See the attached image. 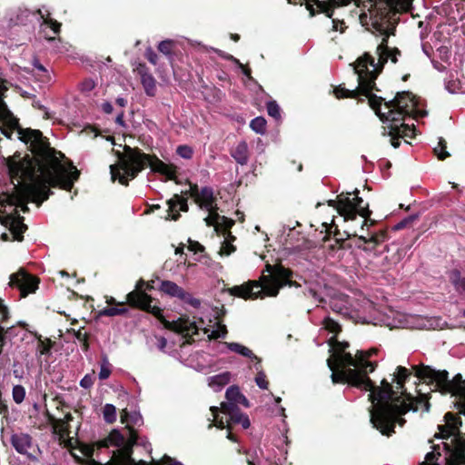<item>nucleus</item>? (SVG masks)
Wrapping results in <instances>:
<instances>
[{
	"mask_svg": "<svg viewBox=\"0 0 465 465\" xmlns=\"http://www.w3.org/2000/svg\"><path fill=\"white\" fill-rule=\"evenodd\" d=\"M18 134L21 141L29 144L34 156L15 154L7 161L15 192L0 194V222L21 241L27 227L20 218L6 213L5 208L21 207L26 212L29 201L40 206L52 193L51 187L70 191L79 172L71 163L67 165L62 161L64 154L51 148L40 131L20 129Z\"/></svg>",
	"mask_w": 465,
	"mask_h": 465,
	"instance_id": "f257e3e1",
	"label": "nucleus"
},
{
	"mask_svg": "<svg viewBox=\"0 0 465 465\" xmlns=\"http://www.w3.org/2000/svg\"><path fill=\"white\" fill-rule=\"evenodd\" d=\"M376 29L383 35L381 44L376 48L377 62L369 53L363 54L354 63V72L358 75V87L349 90L338 86L333 90L338 99L364 95L369 98L371 107L375 111L383 122H401L406 115L413 118L423 117L426 112L419 108V101L410 92L398 93L396 97L382 105L381 97L372 96L371 92L375 86V80L383 69L384 64L391 60L396 64L401 51L398 48L388 47V38L393 35V30L381 25Z\"/></svg>",
	"mask_w": 465,
	"mask_h": 465,
	"instance_id": "f03ea898",
	"label": "nucleus"
},
{
	"mask_svg": "<svg viewBox=\"0 0 465 465\" xmlns=\"http://www.w3.org/2000/svg\"><path fill=\"white\" fill-rule=\"evenodd\" d=\"M410 373L404 367L399 366L397 368L394 374L397 390L402 389L403 383ZM358 388L371 391L369 394V399L371 401V421L376 429L385 435L393 432L396 422L401 426L403 425L405 420L401 418V415L409 411H416L420 409L429 411L430 404L427 394L420 393L416 398L411 397L401 391H394L386 380H382L381 386L378 387H375L371 381V386L368 389Z\"/></svg>",
	"mask_w": 465,
	"mask_h": 465,
	"instance_id": "7ed1b4c3",
	"label": "nucleus"
},
{
	"mask_svg": "<svg viewBox=\"0 0 465 465\" xmlns=\"http://www.w3.org/2000/svg\"><path fill=\"white\" fill-rule=\"evenodd\" d=\"M323 328L334 336L329 340V345L332 355L327 360V364L332 371L333 383L347 382L354 387L368 389L371 386V379L368 374L374 371L377 363L370 359L377 352L376 349L369 351H358L355 357L345 352L348 342H340L335 336L341 331V325L330 317L322 321Z\"/></svg>",
	"mask_w": 465,
	"mask_h": 465,
	"instance_id": "20e7f679",
	"label": "nucleus"
},
{
	"mask_svg": "<svg viewBox=\"0 0 465 465\" xmlns=\"http://www.w3.org/2000/svg\"><path fill=\"white\" fill-rule=\"evenodd\" d=\"M444 419L445 425L439 426V437L450 442L434 445L420 465H465V434L460 431V417L448 412Z\"/></svg>",
	"mask_w": 465,
	"mask_h": 465,
	"instance_id": "39448f33",
	"label": "nucleus"
},
{
	"mask_svg": "<svg viewBox=\"0 0 465 465\" xmlns=\"http://www.w3.org/2000/svg\"><path fill=\"white\" fill-rule=\"evenodd\" d=\"M118 164L110 165L112 180L118 181L122 184H127L128 181L134 179L146 165L152 171L165 175L168 179H173L176 174L175 167L161 161L156 156H150L143 153L140 149L124 146V153H118Z\"/></svg>",
	"mask_w": 465,
	"mask_h": 465,
	"instance_id": "423d86ee",
	"label": "nucleus"
},
{
	"mask_svg": "<svg viewBox=\"0 0 465 465\" xmlns=\"http://www.w3.org/2000/svg\"><path fill=\"white\" fill-rule=\"evenodd\" d=\"M118 164L110 165L112 180L118 181L122 184H127L128 181L134 179L146 165L152 171L165 175L168 179H173L176 174L175 167L161 161L156 156H150L143 153L140 149L124 146V153H118Z\"/></svg>",
	"mask_w": 465,
	"mask_h": 465,
	"instance_id": "0eeeda50",
	"label": "nucleus"
},
{
	"mask_svg": "<svg viewBox=\"0 0 465 465\" xmlns=\"http://www.w3.org/2000/svg\"><path fill=\"white\" fill-rule=\"evenodd\" d=\"M292 272L282 264H266L259 281L233 286L230 293L243 299H262L265 296L276 297L279 290L290 283Z\"/></svg>",
	"mask_w": 465,
	"mask_h": 465,
	"instance_id": "6e6552de",
	"label": "nucleus"
},
{
	"mask_svg": "<svg viewBox=\"0 0 465 465\" xmlns=\"http://www.w3.org/2000/svg\"><path fill=\"white\" fill-rule=\"evenodd\" d=\"M121 421L126 423V435L114 430L99 444V447L104 448L109 446L117 447V450L114 451L111 461L107 465H149L148 462L143 460L136 461L132 458V448L134 444L138 443V437L136 432L131 428V424L139 425L142 422V417L135 412L129 415L126 411H124L121 414Z\"/></svg>",
	"mask_w": 465,
	"mask_h": 465,
	"instance_id": "1a4fd4ad",
	"label": "nucleus"
},
{
	"mask_svg": "<svg viewBox=\"0 0 465 465\" xmlns=\"http://www.w3.org/2000/svg\"><path fill=\"white\" fill-rule=\"evenodd\" d=\"M126 298L130 305L152 313L161 321L166 329L181 333L184 337H192L197 334L198 331L202 328L194 322H191L186 318H180L173 322L167 321L163 316L161 308L151 305L152 298L144 292H131L127 294Z\"/></svg>",
	"mask_w": 465,
	"mask_h": 465,
	"instance_id": "9d476101",
	"label": "nucleus"
},
{
	"mask_svg": "<svg viewBox=\"0 0 465 465\" xmlns=\"http://www.w3.org/2000/svg\"><path fill=\"white\" fill-rule=\"evenodd\" d=\"M417 375L428 383H431L435 391L458 397L460 405V412L465 415V381L462 380L460 374H457L452 380H450L448 371L423 366L417 370Z\"/></svg>",
	"mask_w": 465,
	"mask_h": 465,
	"instance_id": "9b49d317",
	"label": "nucleus"
},
{
	"mask_svg": "<svg viewBox=\"0 0 465 465\" xmlns=\"http://www.w3.org/2000/svg\"><path fill=\"white\" fill-rule=\"evenodd\" d=\"M227 402L222 403V412L228 418L225 421L223 419H218V408L212 407L211 411L213 416V425L219 429L229 427L230 423L241 424L242 428L247 429L250 427V420L247 415L242 413L238 409V404L244 407H249L248 400L241 393L236 386H232L227 389L225 393ZM213 424H210L211 428Z\"/></svg>",
	"mask_w": 465,
	"mask_h": 465,
	"instance_id": "f8f14e48",
	"label": "nucleus"
},
{
	"mask_svg": "<svg viewBox=\"0 0 465 465\" xmlns=\"http://www.w3.org/2000/svg\"><path fill=\"white\" fill-rule=\"evenodd\" d=\"M353 194L354 197L351 198V193H342L337 196L336 200L329 201V205L337 210L338 213L343 217L344 222L354 220L358 214L361 216L364 220L361 229L363 230L364 226L367 225L371 212L369 210L368 204L365 207L360 206L363 200L359 196L357 189L353 192Z\"/></svg>",
	"mask_w": 465,
	"mask_h": 465,
	"instance_id": "ddd939ff",
	"label": "nucleus"
},
{
	"mask_svg": "<svg viewBox=\"0 0 465 465\" xmlns=\"http://www.w3.org/2000/svg\"><path fill=\"white\" fill-rule=\"evenodd\" d=\"M185 193H189L201 209H204L209 213L208 216L204 218V222L208 226L218 223L221 217L216 212L217 207L212 188L203 187L199 191L196 184H191L189 191L185 192Z\"/></svg>",
	"mask_w": 465,
	"mask_h": 465,
	"instance_id": "4468645a",
	"label": "nucleus"
},
{
	"mask_svg": "<svg viewBox=\"0 0 465 465\" xmlns=\"http://www.w3.org/2000/svg\"><path fill=\"white\" fill-rule=\"evenodd\" d=\"M159 290L163 293L173 298H178L182 302L190 304L194 308H198L201 304L200 300L193 298L191 293L172 281H162Z\"/></svg>",
	"mask_w": 465,
	"mask_h": 465,
	"instance_id": "2eb2a0df",
	"label": "nucleus"
},
{
	"mask_svg": "<svg viewBox=\"0 0 465 465\" xmlns=\"http://www.w3.org/2000/svg\"><path fill=\"white\" fill-rule=\"evenodd\" d=\"M9 285L17 287L20 290L21 296L25 297L37 289L38 280L24 271H19L10 276Z\"/></svg>",
	"mask_w": 465,
	"mask_h": 465,
	"instance_id": "dca6fc26",
	"label": "nucleus"
},
{
	"mask_svg": "<svg viewBox=\"0 0 465 465\" xmlns=\"http://www.w3.org/2000/svg\"><path fill=\"white\" fill-rule=\"evenodd\" d=\"M288 2L293 5H305L312 16L322 13L331 18L335 0H288Z\"/></svg>",
	"mask_w": 465,
	"mask_h": 465,
	"instance_id": "f3484780",
	"label": "nucleus"
},
{
	"mask_svg": "<svg viewBox=\"0 0 465 465\" xmlns=\"http://www.w3.org/2000/svg\"><path fill=\"white\" fill-rule=\"evenodd\" d=\"M71 420H73V416L71 413L65 414L64 419H55L54 417H50V422L53 426L54 433L58 434L60 439L63 440L70 437L71 432L69 430V422Z\"/></svg>",
	"mask_w": 465,
	"mask_h": 465,
	"instance_id": "a211bd4d",
	"label": "nucleus"
},
{
	"mask_svg": "<svg viewBox=\"0 0 465 465\" xmlns=\"http://www.w3.org/2000/svg\"><path fill=\"white\" fill-rule=\"evenodd\" d=\"M168 214L165 217L166 220H174L176 221L180 214L178 213L177 207L179 206V211L187 212L188 204L187 200L183 197L175 194L172 199L168 201Z\"/></svg>",
	"mask_w": 465,
	"mask_h": 465,
	"instance_id": "6ab92c4d",
	"label": "nucleus"
},
{
	"mask_svg": "<svg viewBox=\"0 0 465 465\" xmlns=\"http://www.w3.org/2000/svg\"><path fill=\"white\" fill-rule=\"evenodd\" d=\"M11 443L17 452L28 454L32 447V439L26 433H16L11 437Z\"/></svg>",
	"mask_w": 465,
	"mask_h": 465,
	"instance_id": "aec40b11",
	"label": "nucleus"
},
{
	"mask_svg": "<svg viewBox=\"0 0 465 465\" xmlns=\"http://www.w3.org/2000/svg\"><path fill=\"white\" fill-rule=\"evenodd\" d=\"M41 18L43 19V23L41 25L42 31L45 39L52 41L54 40L55 37L46 33V29L49 28L54 35H56L60 31L61 24L57 21L49 17V14H43L41 10H38Z\"/></svg>",
	"mask_w": 465,
	"mask_h": 465,
	"instance_id": "412c9836",
	"label": "nucleus"
},
{
	"mask_svg": "<svg viewBox=\"0 0 465 465\" xmlns=\"http://www.w3.org/2000/svg\"><path fill=\"white\" fill-rule=\"evenodd\" d=\"M391 124L387 126L390 129V134L393 135H399L401 138L409 137L412 138L415 136V126H411L406 124H400V122H390Z\"/></svg>",
	"mask_w": 465,
	"mask_h": 465,
	"instance_id": "4be33fe9",
	"label": "nucleus"
},
{
	"mask_svg": "<svg viewBox=\"0 0 465 465\" xmlns=\"http://www.w3.org/2000/svg\"><path fill=\"white\" fill-rule=\"evenodd\" d=\"M225 344L230 351L236 352L243 357L251 359L252 361H255V365L260 364V358L254 355L253 352L249 348L237 342H226ZM256 369L258 370V366H256Z\"/></svg>",
	"mask_w": 465,
	"mask_h": 465,
	"instance_id": "5701e85b",
	"label": "nucleus"
},
{
	"mask_svg": "<svg viewBox=\"0 0 465 465\" xmlns=\"http://www.w3.org/2000/svg\"><path fill=\"white\" fill-rule=\"evenodd\" d=\"M232 156L238 163L242 165L246 164L249 160L247 143L245 142H240L232 153Z\"/></svg>",
	"mask_w": 465,
	"mask_h": 465,
	"instance_id": "b1692460",
	"label": "nucleus"
},
{
	"mask_svg": "<svg viewBox=\"0 0 465 465\" xmlns=\"http://www.w3.org/2000/svg\"><path fill=\"white\" fill-rule=\"evenodd\" d=\"M230 379H231V374L229 372H223V373L210 377L208 379V384L215 391H218L222 390L223 386H225L226 384L229 383Z\"/></svg>",
	"mask_w": 465,
	"mask_h": 465,
	"instance_id": "393cba45",
	"label": "nucleus"
},
{
	"mask_svg": "<svg viewBox=\"0 0 465 465\" xmlns=\"http://www.w3.org/2000/svg\"><path fill=\"white\" fill-rule=\"evenodd\" d=\"M449 279L459 293L465 294V277H461L460 272L458 270L450 271L449 273Z\"/></svg>",
	"mask_w": 465,
	"mask_h": 465,
	"instance_id": "a878e982",
	"label": "nucleus"
},
{
	"mask_svg": "<svg viewBox=\"0 0 465 465\" xmlns=\"http://www.w3.org/2000/svg\"><path fill=\"white\" fill-rule=\"evenodd\" d=\"M204 334L208 335L211 339L223 338L227 333L225 325L219 322L213 326L203 328Z\"/></svg>",
	"mask_w": 465,
	"mask_h": 465,
	"instance_id": "bb28decb",
	"label": "nucleus"
},
{
	"mask_svg": "<svg viewBox=\"0 0 465 465\" xmlns=\"http://www.w3.org/2000/svg\"><path fill=\"white\" fill-rule=\"evenodd\" d=\"M54 345V342L50 339H38L36 349H35V355L38 359L41 358L43 355H50L51 349Z\"/></svg>",
	"mask_w": 465,
	"mask_h": 465,
	"instance_id": "cd10ccee",
	"label": "nucleus"
},
{
	"mask_svg": "<svg viewBox=\"0 0 465 465\" xmlns=\"http://www.w3.org/2000/svg\"><path fill=\"white\" fill-rule=\"evenodd\" d=\"M142 84L143 85L145 93L148 95L153 96L155 94V90H156L155 80L151 74H143L142 75Z\"/></svg>",
	"mask_w": 465,
	"mask_h": 465,
	"instance_id": "c85d7f7f",
	"label": "nucleus"
},
{
	"mask_svg": "<svg viewBox=\"0 0 465 465\" xmlns=\"http://www.w3.org/2000/svg\"><path fill=\"white\" fill-rule=\"evenodd\" d=\"M250 127L257 134H264L266 131V120L258 116L251 121Z\"/></svg>",
	"mask_w": 465,
	"mask_h": 465,
	"instance_id": "c756f323",
	"label": "nucleus"
},
{
	"mask_svg": "<svg viewBox=\"0 0 465 465\" xmlns=\"http://www.w3.org/2000/svg\"><path fill=\"white\" fill-rule=\"evenodd\" d=\"M127 312V309L124 306V303H120L119 307H107L101 311L100 315L104 316H116L124 314Z\"/></svg>",
	"mask_w": 465,
	"mask_h": 465,
	"instance_id": "7c9ffc66",
	"label": "nucleus"
},
{
	"mask_svg": "<svg viewBox=\"0 0 465 465\" xmlns=\"http://www.w3.org/2000/svg\"><path fill=\"white\" fill-rule=\"evenodd\" d=\"M103 414L104 420L108 423H113L116 420V409L113 404H105Z\"/></svg>",
	"mask_w": 465,
	"mask_h": 465,
	"instance_id": "2f4dec72",
	"label": "nucleus"
},
{
	"mask_svg": "<svg viewBox=\"0 0 465 465\" xmlns=\"http://www.w3.org/2000/svg\"><path fill=\"white\" fill-rule=\"evenodd\" d=\"M111 374V364L106 356H104L101 361L99 379L106 380Z\"/></svg>",
	"mask_w": 465,
	"mask_h": 465,
	"instance_id": "473e14b6",
	"label": "nucleus"
},
{
	"mask_svg": "<svg viewBox=\"0 0 465 465\" xmlns=\"http://www.w3.org/2000/svg\"><path fill=\"white\" fill-rule=\"evenodd\" d=\"M446 143L442 138H440L438 145L434 148V152L440 160L446 159L450 154L445 151Z\"/></svg>",
	"mask_w": 465,
	"mask_h": 465,
	"instance_id": "72a5a7b5",
	"label": "nucleus"
},
{
	"mask_svg": "<svg viewBox=\"0 0 465 465\" xmlns=\"http://www.w3.org/2000/svg\"><path fill=\"white\" fill-rule=\"evenodd\" d=\"M35 68L41 73L38 75L41 77V81L44 83H48L52 80L51 75L48 74L47 70L44 65H42L38 61L34 62Z\"/></svg>",
	"mask_w": 465,
	"mask_h": 465,
	"instance_id": "f704fd0d",
	"label": "nucleus"
},
{
	"mask_svg": "<svg viewBox=\"0 0 465 465\" xmlns=\"http://www.w3.org/2000/svg\"><path fill=\"white\" fill-rule=\"evenodd\" d=\"M13 399L16 403H21L25 400V391L21 385H15L13 388Z\"/></svg>",
	"mask_w": 465,
	"mask_h": 465,
	"instance_id": "c9c22d12",
	"label": "nucleus"
},
{
	"mask_svg": "<svg viewBox=\"0 0 465 465\" xmlns=\"http://www.w3.org/2000/svg\"><path fill=\"white\" fill-rule=\"evenodd\" d=\"M268 114L275 119L280 118V107L274 101L267 103Z\"/></svg>",
	"mask_w": 465,
	"mask_h": 465,
	"instance_id": "e433bc0d",
	"label": "nucleus"
},
{
	"mask_svg": "<svg viewBox=\"0 0 465 465\" xmlns=\"http://www.w3.org/2000/svg\"><path fill=\"white\" fill-rule=\"evenodd\" d=\"M179 156L184 159H191L193 156V149L188 145H179L176 149Z\"/></svg>",
	"mask_w": 465,
	"mask_h": 465,
	"instance_id": "4c0bfd02",
	"label": "nucleus"
},
{
	"mask_svg": "<svg viewBox=\"0 0 465 465\" xmlns=\"http://www.w3.org/2000/svg\"><path fill=\"white\" fill-rule=\"evenodd\" d=\"M234 251H235V247L228 240H224L221 246L219 253L221 255L228 256L231 253H232Z\"/></svg>",
	"mask_w": 465,
	"mask_h": 465,
	"instance_id": "58836bf2",
	"label": "nucleus"
},
{
	"mask_svg": "<svg viewBox=\"0 0 465 465\" xmlns=\"http://www.w3.org/2000/svg\"><path fill=\"white\" fill-rule=\"evenodd\" d=\"M255 382L257 386L261 389H267L268 388V381L266 380V375L263 371H259L257 373V376L255 377Z\"/></svg>",
	"mask_w": 465,
	"mask_h": 465,
	"instance_id": "ea45409f",
	"label": "nucleus"
},
{
	"mask_svg": "<svg viewBox=\"0 0 465 465\" xmlns=\"http://www.w3.org/2000/svg\"><path fill=\"white\" fill-rule=\"evenodd\" d=\"M172 48H173V41H171V40L162 41L158 45L159 51L164 54H170L172 52Z\"/></svg>",
	"mask_w": 465,
	"mask_h": 465,
	"instance_id": "a19ab883",
	"label": "nucleus"
},
{
	"mask_svg": "<svg viewBox=\"0 0 465 465\" xmlns=\"http://www.w3.org/2000/svg\"><path fill=\"white\" fill-rule=\"evenodd\" d=\"M418 321L421 322L420 323H419L418 328H435V327H440L439 320L418 319Z\"/></svg>",
	"mask_w": 465,
	"mask_h": 465,
	"instance_id": "79ce46f5",
	"label": "nucleus"
},
{
	"mask_svg": "<svg viewBox=\"0 0 465 465\" xmlns=\"http://www.w3.org/2000/svg\"><path fill=\"white\" fill-rule=\"evenodd\" d=\"M95 83L93 79H85L81 83L80 88L82 92L88 93L94 90Z\"/></svg>",
	"mask_w": 465,
	"mask_h": 465,
	"instance_id": "37998d69",
	"label": "nucleus"
},
{
	"mask_svg": "<svg viewBox=\"0 0 465 465\" xmlns=\"http://www.w3.org/2000/svg\"><path fill=\"white\" fill-rule=\"evenodd\" d=\"M188 249L191 252L197 253L203 252L204 247L200 242L188 239Z\"/></svg>",
	"mask_w": 465,
	"mask_h": 465,
	"instance_id": "c03bdc74",
	"label": "nucleus"
},
{
	"mask_svg": "<svg viewBox=\"0 0 465 465\" xmlns=\"http://www.w3.org/2000/svg\"><path fill=\"white\" fill-rule=\"evenodd\" d=\"M81 453L86 458H92L94 455V447L89 445H82L80 447Z\"/></svg>",
	"mask_w": 465,
	"mask_h": 465,
	"instance_id": "a18cd8bd",
	"label": "nucleus"
},
{
	"mask_svg": "<svg viewBox=\"0 0 465 465\" xmlns=\"http://www.w3.org/2000/svg\"><path fill=\"white\" fill-rule=\"evenodd\" d=\"M94 380L93 377L89 374H86L80 381V385L84 389H89L93 386Z\"/></svg>",
	"mask_w": 465,
	"mask_h": 465,
	"instance_id": "49530a36",
	"label": "nucleus"
},
{
	"mask_svg": "<svg viewBox=\"0 0 465 465\" xmlns=\"http://www.w3.org/2000/svg\"><path fill=\"white\" fill-rule=\"evenodd\" d=\"M332 29L342 33L345 29L344 22L337 19H332Z\"/></svg>",
	"mask_w": 465,
	"mask_h": 465,
	"instance_id": "de8ad7c7",
	"label": "nucleus"
},
{
	"mask_svg": "<svg viewBox=\"0 0 465 465\" xmlns=\"http://www.w3.org/2000/svg\"><path fill=\"white\" fill-rule=\"evenodd\" d=\"M145 55L150 63H152L153 64H156L158 56L152 49H147Z\"/></svg>",
	"mask_w": 465,
	"mask_h": 465,
	"instance_id": "09e8293b",
	"label": "nucleus"
},
{
	"mask_svg": "<svg viewBox=\"0 0 465 465\" xmlns=\"http://www.w3.org/2000/svg\"><path fill=\"white\" fill-rule=\"evenodd\" d=\"M359 238H360V240H361L364 242H374V243H377L379 242L378 237L376 235L365 236V235L361 234V235L359 236Z\"/></svg>",
	"mask_w": 465,
	"mask_h": 465,
	"instance_id": "8fccbe9b",
	"label": "nucleus"
},
{
	"mask_svg": "<svg viewBox=\"0 0 465 465\" xmlns=\"http://www.w3.org/2000/svg\"><path fill=\"white\" fill-rule=\"evenodd\" d=\"M388 135L391 136V145L394 147V148H397L400 146V142H399V138H401L399 135H393V134H390V129H388Z\"/></svg>",
	"mask_w": 465,
	"mask_h": 465,
	"instance_id": "3c124183",
	"label": "nucleus"
},
{
	"mask_svg": "<svg viewBox=\"0 0 465 465\" xmlns=\"http://www.w3.org/2000/svg\"><path fill=\"white\" fill-rule=\"evenodd\" d=\"M156 340L158 349L163 351L167 344L166 339L163 337H157Z\"/></svg>",
	"mask_w": 465,
	"mask_h": 465,
	"instance_id": "603ef678",
	"label": "nucleus"
},
{
	"mask_svg": "<svg viewBox=\"0 0 465 465\" xmlns=\"http://www.w3.org/2000/svg\"><path fill=\"white\" fill-rule=\"evenodd\" d=\"M102 108L106 114H111L113 112V105L108 102L104 103Z\"/></svg>",
	"mask_w": 465,
	"mask_h": 465,
	"instance_id": "864d4df0",
	"label": "nucleus"
},
{
	"mask_svg": "<svg viewBox=\"0 0 465 465\" xmlns=\"http://www.w3.org/2000/svg\"><path fill=\"white\" fill-rule=\"evenodd\" d=\"M77 338L80 340V341H83V347L84 350H87L88 348V343H87V340H86V337H85V334H84L83 338H82V333L81 332H78L77 334Z\"/></svg>",
	"mask_w": 465,
	"mask_h": 465,
	"instance_id": "5fc2aeb1",
	"label": "nucleus"
},
{
	"mask_svg": "<svg viewBox=\"0 0 465 465\" xmlns=\"http://www.w3.org/2000/svg\"><path fill=\"white\" fill-rule=\"evenodd\" d=\"M145 282L143 280H140L135 286V290L134 292H143L142 289Z\"/></svg>",
	"mask_w": 465,
	"mask_h": 465,
	"instance_id": "6e6d98bb",
	"label": "nucleus"
},
{
	"mask_svg": "<svg viewBox=\"0 0 465 465\" xmlns=\"http://www.w3.org/2000/svg\"><path fill=\"white\" fill-rule=\"evenodd\" d=\"M126 103L127 102L124 98L119 97L116 99V104L121 107H124L126 105Z\"/></svg>",
	"mask_w": 465,
	"mask_h": 465,
	"instance_id": "4d7b16f0",
	"label": "nucleus"
},
{
	"mask_svg": "<svg viewBox=\"0 0 465 465\" xmlns=\"http://www.w3.org/2000/svg\"><path fill=\"white\" fill-rule=\"evenodd\" d=\"M309 292L315 300H318L321 302L323 301L322 298L319 297L317 292L312 289H310Z\"/></svg>",
	"mask_w": 465,
	"mask_h": 465,
	"instance_id": "13d9d810",
	"label": "nucleus"
},
{
	"mask_svg": "<svg viewBox=\"0 0 465 465\" xmlns=\"http://www.w3.org/2000/svg\"><path fill=\"white\" fill-rule=\"evenodd\" d=\"M116 123L120 125H124V114L121 113L116 117Z\"/></svg>",
	"mask_w": 465,
	"mask_h": 465,
	"instance_id": "bf43d9fd",
	"label": "nucleus"
},
{
	"mask_svg": "<svg viewBox=\"0 0 465 465\" xmlns=\"http://www.w3.org/2000/svg\"><path fill=\"white\" fill-rule=\"evenodd\" d=\"M183 244H181L180 246H178L176 249H175V253L176 254H182L183 252Z\"/></svg>",
	"mask_w": 465,
	"mask_h": 465,
	"instance_id": "052dcab7",
	"label": "nucleus"
},
{
	"mask_svg": "<svg viewBox=\"0 0 465 465\" xmlns=\"http://www.w3.org/2000/svg\"><path fill=\"white\" fill-rule=\"evenodd\" d=\"M12 330H13V328H12V327H11V328H7V329L5 330V334H9V335H11V334H12Z\"/></svg>",
	"mask_w": 465,
	"mask_h": 465,
	"instance_id": "680f3d73",
	"label": "nucleus"
},
{
	"mask_svg": "<svg viewBox=\"0 0 465 465\" xmlns=\"http://www.w3.org/2000/svg\"><path fill=\"white\" fill-rule=\"evenodd\" d=\"M243 74H244L245 75L249 76V75H250V69H248V68H244V69H243Z\"/></svg>",
	"mask_w": 465,
	"mask_h": 465,
	"instance_id": "e2e57ef3",
	"label": "nucleus"
},
{
	"mask_svg": "<svg viewBox=\"0 0 465 465\" xmlns=\"http://www.w3.org/2000/svg\"><path fill=\"white\" fill-rule=\"evenodd\" d=\"M142 444L143 445L144 449L147 450H150L149 447H150V444L148 443H145V442H142Z\"/></svg>",
	"mask_w": 465,
	"mask_h": 465,
	"instance_id": "0e129e2a",
	"label": "nucleus"
},
{
	"mask_svg": "<svg viewBox=\"0 0 465 465\" xmlns=\"http://www.w3.org/2000/svg\"><path fill=\"white\" fill-rule=\"evenodd\" d=\"M227 438L231 440H235L234 437L232 436V434L231 432L228 433Z\"/></svg>",
	"mask_w": 465,
	"mask_h": 465,
	"instance_id": "69168bd1",
	"label": "nucleus"
},
{
	"mask_svg": "<svg viewBox=\"0 0 465 465\" xmlns=\"http://www.w3.org/2000/svg\"><path fill=\"white\" fill-rule=\"evenodd\" d=\"M0 129H1L2 133H3L5 135H6V136H8V137H9V134H8V132H7L6 130L3 129L2 127H0Z\"/></svg>",
	"mask_w": 465,
	"mask_h": 465,
	"instance_id": "338daca9",
	"label": "nucleus"
},
{
	"mask_svg": "<svg viewBox=\"0 0 465 465\" xmlns=\"http://www.w3.org/2000/svg\"><path fill=\"white\" fill-rule=\"evenodd\" d=\"M73 456L74 457V459L77 460V461H81V459L74 453H73Z\"/></svg>",
	"mask_w": 465,
	"mask_h": 465,
	"instance_id": "774afa93",
	"label": "nucleus"
}]
</instances>
